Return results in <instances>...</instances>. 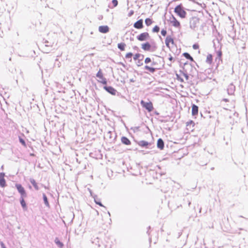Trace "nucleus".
Segmentation results:
<instances>
[{
	"mask_svg": "<svg viewBox=\"0 0 248 248\" xmlns=\"http://www.w3.org/2000/svg\"><path fill=\"white\" fill-rule=\"evenodd\" d=\"M200 18L196 16L192 17L189 20V26L191 29L196 31L200 26Z\"/></svg>",
	"mask_w": 248,
	"mask_h": 248,
	"instance_id": "1",
	"label": "nucleus"
},
{
	"mask_svg": "<svg viewBox=\"0 0 248 248\" xmlns=\"http://www.w3.org/2000/svg\"><path fill=\"white\" fill-rule=\"evenodd\" d=\"M174 12L176 13L181 18H185L186 16V13L183 9L181 4L177 5L174 9Z\"/></svg>",
	"mask_w": 248,
	"mask_h": 248,
	"instance_id": "2",
	"label": "nucleus"
},
{
	"mask_svg": "<svg viewBox=\"0 0 248 248\" xmlns=\"http://www.w3.org/2000/svg\"><path fill=\"white\" fill-rule=\"evenodd\" d=\"M140 104L141 106L145 108L148 112H151L154 109L153 104L151 101L146 102L142 100L140 101Z\"/></svg>",
	"mask_w": 248,
	"mask_h": 248,
	"instance_id": "3",
	"label": "nucleus"
},
{
	"mask_svg": "<svg viewBox=\"0 0 248 248\" xmlns=\"http://www.w3.org/2000/svg\"><path fill=\"white\" fill-rule=\"evenodd\" d=\"M18 192L20 194V197H27V194L25 188L21 184H16L15 186Z\"/></svg>",
	"mask_w": 248,
	"mask_h": 248,
	"instance_id": "4",
	"label": "nucleus"
},
{
	"mask_svg": "<svg viewBox=\"0 0 248 248\" xmlns=\"http://www.w3.org/2000/svg\"><path fill=\"white\" fill-rule=\"evenodd\" d=\"M96 77L100 79L98 80V82L101 83L103 85H107V80L106 78L103 77V73L101 70L100 69L96 75Z\"/></svg>",
	"mask_w": 248,
	"mask_h": 248,
	"instance_id": "5",
	"label": "nucleus"
},
{
	"mask_svg": "<svg viewBox=\"0 0 248 248\" xmlns=\"http://www.w3.org/2000/svg\"><path fill=\"white\" fill-rule=\"evenodd\" d=\"M150 37L149 34L147 32H143L137 36V39L140 41H144L148 39Z\"/></svg>",
	"mask_w": 248,
	"mask_h": 248,
	"instance_id": "6",
	"label": "nucleus"
},
{
	"mask_svg": "<svg viewBox=\"0 0 248 248\" xmlns=\"http://www.w3.org/2000/svg\"><path fill=\"white\" fill-rule=\"evenodd\" d=\"M103 88L112 95H115L117 93L116 90L111 86H105Z\"/></svg>",
	"mask_w": 248,
	"mask_h": 248,
	"instance_id": "7",
	"label": "nucleus"
},
{
	"mask_svg": "<svg viewBox=\"0 0 248 248\" xmlns=\"http://www.w3.org/2000/svg\"><path fill=\"white\" fill-rule=\"evenodd\" d=\"M235 91V86L232 84L231 83L228 87L227 91L229 95H233Z\"/></svg>",
	"mask_w": 248,
	"mask_h": 248,
	"instance_id": "8",
	"label": "nucleus"
},
{
	"mask_svg": "<svg viewBox=\"0 0 248 248\" xmlns=\"http://www.w3.org/2000/svg\"><path fill=\"white\" fill-rule=\"evenodd\" d=\"M170 21L173 26L176 28H179L180 27V22L174 16H172V17L170 18Z\"/></svg>",
	"mask_w": 248,
	"mask_h": 248,
	"instance_id": "9",
	"label": "nucleus"
},
{
	"mask_svg": "<svg viewBox=\"0 0 248 248\" xmlns=\"http://www.w3.org/2000/svg\"><path fill=\"white\" fill-rule=\"evenodd\" d=\"M4 173H0V186L2 187H4L6 186V181L4 179Z\"/></svg>",
	"mask_w": 248,
	"mask_h": 248,
	"instance_id": "10",
	"label": "nucleus"
},
{
	"mask_svg": "<svg viewBox=\"0 0 248 248\" xmlns=\"http://www.w3.org/2000/svg\"><path fill=\"white\" fill-rule=\"evenodd\" d=\"M134 27L137 29H141L143 28V20L142 19H140L137 21H136L134 24Z\"/></svg>",
	"mask_w": 248,
	"mask_h": 248,
	"instance_id": "11",
	"label": "nucleus"
},
{
	"mask_svg": "<svg viewBox=\"0 0 248 248\" xmlns=\"http://www.w3.org/2000/svg\"><path fill=\"white\" fill-rule=\"evenodd\" d=\"M98 31L100 32L106 33L109 31V28L107 25L100 26L99 27Z\"/></svg>",
	"mask_w": 248,
	"mask_h": 248,
	"instance_id": "12",
	"label": "nucleus"
},
{
	"mask_svg": "<svg viewBox=\"0 0 248 248\" xmlns=\"http://www.w3.org/2000/svg\"><path fill=\"white\" fill-rule=\"evenodd\" d=\"M138 144L139 146L142 147H145L146 148H148L149 146L151 145V143L148 141L145 140H140L138 142Z\"/></svg>",
	"mask_w": 248,
	"mask_h": 248,
	"instance_id": "13",
	"label": "nucleus"
},
{
	"mask_svg": "<svg viewBox=\"0 0 248 248\" xmlns=\"http://www.w3.org/2000/svg\"><path fill=\"white\" fill-rule=\"evenodd\" d=\"M174 44V40L173 38L170 35L167 36L165 39V44L166 46L170 49V43Z\"/></svg>",
	"mask_w": 248,
	"mask_h": 248,
	"instance_id": "14",
	"label": "nucleus"
},
{
	"mask_svg": "<svg viewBox=\"0 0 248 248\" xmlns=\"http://www.w3.org/2000/svg\"><path fill=\"white\" fill-rule=\"evenodd\" d=\"M141 48L145 51H149L151 49V45L149 42H146L142 44Z\"/></svg>",
	"mask_w": 248,
	"mask_h": 248,
	"instance_id": "15",
	"label": "nucleus"
},
{
	"mask_svg": "<svg viewBox=\"0 0 248 248\" xmlns=\"http://www.w3.org/2000/svg\"><path fill=\"white\" fill-rule=\"evenodd\" d=\"M157 147L160 150L163 149L164 147V142L162 139L159 138L158 139L157 141Z\"/></svg>",
	"mask_w": 248,
	"mask_h": 248,
	"instance_id": "16",
	"label": "nucleus"
},
{
	"mask_svg": "<svg viewBox=\"0 0 248 248\" xmlns=\"http://www.w3.org/2000/svg\"><path fill=\"white\" fill-rule=\"evenodd\" d=\"M121 142L123 144L126 145H129L131 144L130 140L127 137L124 136H123L121 138Z\"/></svg>",
	"mask_w": 248,
	"mask_h": 248,
	"instance_id": "17",
	"label": "nucleus"
},
{
	"mask_svg": "<svg viewBox=\"0 0 248 248\" xmlns=\"http://www.w3.org/2000/svg\"><path fill=\"white\" fill-rule=\"evenodd\" d=\"M198 109H199V108L197 105H196L195 104H192V115L193 116H196L198 114Z\"/></svg>",
	"mask_w": 248,
	"mask_h": 248,
	"instance_id": "18",
	"label": "nucleus"
},
{
	"mask_svg": "<svg viewBox=\"0 0 248 248\" xmlns=\"http://www.w3.org/2000/svg\"><path fill=\"white\" fill-rule=\"evenodd\" d=\"M25 198V197H20L19 201H20V203L21 204V205L22 208L24 210L26 211L27 210V206L26 203L24 200Z\"/></svg>",
	"mask_w": 248,
	"mask_h": 248,
	"instance_id": "19",
	"label": "nucleus"
},
{
	"mask_svg": "<svg viewBox=\"0 0 248 248\" xmlns=\"http://www.w3.org/2000/svg\"><path fill=\"white\" fill-rule=\"evenodd\" d=\"M30 182L32 185L35 190H38L39 189V187L38 186V184L34 179L30 178Z\"/></svg>",
	"mask_w": 248,
	"mask_h": 248,
	"instance_id": "20",
	"label": "nucleus"
},
{
	"mask_svg": "<svg viewBox=\"0 0 248 248\" xmlns=\"http://www.w3.org/2000/svg\"><path fill=\"white\" fill-rule=\"evenodd\" d=\"M144 69L145 70H147L149 71L151 73H155L156 71V70L157 69H158V68H154L153 67H151V66H149L148 65H145V67H144Z\"/></svg>",
	"mask_w": 248,
	"mask_h": 248,
	"instance_id": "21",
	"label": "nucleus"
},
{
	"mask_svg": "<svg viewBox=\"0 0 248 248\" xmlns=\"http://www.w3.org/2000/svg\"><path fill=\"white\" fill-rule=\"evenodd\" d=\"M43 199L45 205L47 207H50L49 203L48 202L47 198L45 193L43 194Z\"/></svg>",
	"mask_w": 248,
	"mask_h": 248,
	"instance_id": "22",
	"label": "nucleus"
},
{
	"mask_svg": "<svg viewBox=\"0 0 248 248\" xmlns=\"http://www.w3.org/2000/svg\"><path fill=\"white\" fill-rule=\"evenodd\" d=\"M54 242L59 248H62L63 247V244L59 240L58 237L55 238Z\"/></svg>",
	"mask_w": 248,
	"mask_h": 248,
	"instance_id": "23",
	"label": "nucleus"
},
{
	"mask_svg": "<svg viewBox=\"0 0 248 248\" xmlns=\"http://www.w3.org/2000/svg\"><path fill=\"white\" fill-rule=\"evenodd\" d=\"M93 198H94V202L96 204L99 205L100 206L103 207L105 209L106 208V207L102 204L101 202L100 201V200L98 199L96 195L94 196Z\"/></svg>",
	"mask_w": 248,
	"mask_h": 248,
	"instance_id": "24",
	"label": "nucleus"
},
{
	"mask_svg": "<svg viewBox=\"0 0 248 248\" xmlns=\"http://www.w3.org/2000/svg\"><path fill=\"white\" fill-rule=\"evenodd\" d=\"M118 1H112L111 3L108 4V7L109 8H113L118 5Z\"/></svg>",
	"mask_w": 248,
	"mask_h": 248,
	"instance_id": "25",
	"label": "nucleus"
},
{
	"mask_svg": "<svg viewBox=\"0 0 248 248\" xmlns=\"http://www.w3.org/2000/svg\"><path fill=\"white\" fill-rule=\"evenodd\" d=\"M126 46V45L124 43H119L118 44V48L121 50V51H124L125 49V47Z\"/></svg>",
	"mask_w": 248,
	"mask_h": 248,
	"instance_id": "26",
	"label": "nucleus"
},
{
	"mask_svg": "<svg viewBox=\"0 0 248 248\" xmlns=\"http://www.w3.org/2000/svg\"><path fill=\"white\" fill-rule=\"evenodd\" d=\"M194 125H195V123L192 121H190L189 122H187L186 123V126H187V129H188L189 128L193 127Z\"/></svg>",
	"mask_w": 248,
	"mask_h": 248,
	"instance_id": "27",
	"label": "nucleus"
},
{
	"mask_svg": "<svg viewBox=\"0 0 248 248\" xmlns=\"http://www.w3.org/2000/svg\"><path fill=\"white\" fill-rule=\"evenodd\" d=\"M212 55L211 54H208L206 58V62L209 64H211L212 62Z\"/></svg>",
	"mask_w": 248,
	"mask_h": 248,
	"instance_id": "28",
	"label": "nucleus"
},
{
	"mask_svg": "<svg viewBox=\"0 0 248 248\" xmlns=\"http://www.w3.org/2000/svg\"><path fill=\"white\" fill-rule=\"evenodd\" d=\"M145 23L146 26H149L153 23V21L151 18H147L145 20Z\"/></svg>",
	"mask_w": 248,
	"mask_h": 248,
	"instance_id": "29",
	"label": "nucleus"
},
{
	"mask_svg": "<svg viewBox=\"0 0 248 248\" xmlns=\"http://www.w3.org/2000/svg\"><path fill=\"white\" fill-rule=\"evenodd\" d=\"M19 140L20 143L22 145H23L25 147H26V144L25 141L23 139H22L20 137H19Z\"/></svg>",
	"mask_w": 248,
	"mask_h": 248,
	"instance_id": "30",
	"label": "nucleus"
},
{
	"mask_svg": "<svg viewBox=\"0 0 248 248\" xmlns=\"http://www.w3.org/2000/svg\"><path fill=\"white\" fill-rule=\"evenodd\" d=\"M133 54L131 52H129L127 53L125 55V58L126 59H130V62L132 61L131 58L133 56Z\"/></svg>",
	"mask_w": 248,
	"mask_h": 248,
	"instance_id": "31",
	"label": "nucleus"
},
{
	"mask_svg": "<svg viewBox=\"0 0 248 248\" xmlns=\"http://www.w3.org/2000/svg\"><path fill=\"white\" fill-rule=\"evenodd\" d=\"M159 27L158 26L156 25L153 28L152 31L153 32H158L159 31Z\"/></svg>",
	"mask_w": 248,
	"mask_h": 248,
	"instance_id": "32",
	"label": "nucleus"
},
{
	"mask_svg": "<svg viewBox=\"0 0 248 248\" xmlns=\"http://www.w3.org/2000/svg\"><path fill=\"white\" fill-rule=\"evenodd\" d=\"M217 58H216V60H217V59H218L219 60H220L221 59V56H222V52L221 50H218L217 52Z\"/></svg>",
	"mask_w": 248,
	"mask_h": 248,
	"instance_id": "33",
	"label": "nucleus"
},
{
	"mask_svg": "<svg viewBox=\"0 0 248 248\" xmlns=\"http://www.w3.org/2000/svg\"><path fill=\"white\" fill-rule=\"evenodd\" d=\"M156 49H157V46L155 45L151 46V49L149 51L154 52L156 50Z\"/></svg>",
	"mask_w": 248,
	"mask_h": 248,
	"instance_id": "34",
	"label": "nucleus"
},
{
	"mask_svg": "<svg viewBox=\"0 0 248 248\" xmlns=\"http://www.w3.org/2000/svg\"><path fill=\"white\" fill-rule=\"evenodd\" d=\"M177 77V79L179 81H180L181 82H184V80L183 78H182L179 75L176 74V75Z\"/></svg>",
	"mask_w": 248,
	"mask_h": 248,
	"instance_id": "35",
	"label": "nucleus"
},
{
	"mask_svg": "<svg viewBox=\"0 0 248 248\" xmlns=\"http://www.w3.org/2000/svg\"><path fill=\"white\" fill-rule=\"evenodd\" d=\"M196 3L199 5H200V6L201 7V8L202 9H204L206 7V4L205 3H204L203 2L202 3H199L198 2H197Z\"/></svg>",
	"mask_w": 248,
	"mask_h": 248,
	"instance_id": "36",
	"label": "nucleus"
},
{
	"mask_svg": "<svg viewBox=\"0 0 248 248\" xmlns=\"http://www.w3.org/2000/svg\"><path fill=\"white\" fill-rule=\"evenodd\" d=\"M180 72L182 73L183 75L185 77L186 80H188L189 78V76L188 74L186 73L182 72L181 70L180 71Z\"/></svg>",
	"mask_w": 248,
	"mask_h": 248,
	"instance_id": "37",
	"label": "nucleus"
},
{
	"mask_svg": "<svg viewBox=\"0 0 248 248\" xmlns=\"http://www.w3.org/2000/svg\"><path fill=\"white\" fill-rule=\"evenodd\" d=\"M183 55L186 59H188L190 57V55L187 53V52H185L183 54Z\"/></svg>",
	"mask_w": 248,
	"mask_h": 248,
	"instance_id": "38",
	"label": "nucleus"
},
{
	"mask_svg": "<svg viewBox=\"0 0 248 248\" xmlns=\"http://www.w3.org/2000/svg\"><path fill=\"white\" fill-rule=\"evenodd\" d=\"M139 59H140V55H139V53H136L134 57H133V59L135 60V61H137V60H139Z\"/></svg>",
	"mask_w": 248,
	"mask_h": 248,
	"instance_id": "39",
	"label": "nucleus"
},
{
	"mask_svg": "<svg viewBox=\"0 0 248 248\" xmlns=\"http://www.w3.org/2000/svg\"><path fill=\"white\" fill-rule=\"evenodd\" d=\"M140 127L138 126H135L133 127H131V129L134 132H136L137 131H138L139 130Z\"/></svg>",
	"mask_w": 248,
	"mask_h": 248,
	"instance_id": "40",
	"label": "nucleus"
},
{
	"mask_svg": "<svg viewBox=\"0 0 248 248\" xmlns=\"http://www.w3.org/2000/svg\"><path fill=\"white\" fill-rule=\"evenodd\" d=\"M152 62L151 59L150 58L147 57L145 59V63L148 64Z\"/></svg>",
	"mask_w": 248,
	"mask_h": 248,
	"instance_id": "41",
	"label": "nucleus"
},
{
	"mask_svg": "<svg viewBox=\"0 0 248 248\" xmlns=\"http://www.w3.org/2000/svg\"><path fill=\"white\" fill-rule=\"evenodd\" d=\"M136 64L138 66H140L143 65V62H142V61H141V60H137V62H136Z\"/></svg>",
	"mask_w": 248,
	"mask_h": 248,
	"instance_id": "42",
	"label": "nucleus"
},
{
	"mask_svg": "<svg viewBox=\"0 0 248 248\" xmlns=\"http://www.w3.org/2000/svg\"><path fill=\"white\" fill-rule=\"evenodd\" d=\"M161 34L162 35L165 36L167 34V31L164 29H162L161 31Z\"/></svg>",
	"mask_w": 248,
	"mask_h": 248,
	"instance_id": "43",
	"label": "nucleus"
},
{
	"mask_svg": "<svg viewBox=\"0 0 248 248\" xmlns=\"http://www.w3.org/2000/svg\"><path fill=\"white\" fill-rule=\"evenodd\" d=\"M44 43L45 44L46 46H51L50 43H49V42L47 40H45V41L44 42Z\"/></svg>",
	"mask_w": 248,
	"mask_h": 248,
	"instance_id": "44",
	"label": "nucleus"
},
{
	"mask_svg": "<svg viewBox=\"0 0 248 248\" xmlns=\"http://www.w3.org/2000/svg\"><path fill=\"white\" fill-rule=\"evenodd\" d=\"M134 11L133 10H131L129 13H128V16L129 17H130L133 14H134Z\"/></svg>",
	"mask_w": 248,
	"mask_h": 248,
	"instance_id": "45",
	"label": "nucleus"
},
{
	"mask_svg": "<svg viewBox=\"0 0 248 248\" xmlns=\"http://www.w3.org/2000/svg\"><path fill=\"white\" fill-rule=\"evenodd\" d=\"M199 46L198 44H194L193 45V48L194 49H197L199 48Z\"/></svg>",
	"mask_w": 248,
	"mask_h": 248,
	"instance_id": "46",
	"label": "nucleus"
},
{
	"mask_svg": "<svg viewBox=\"0 0 248 248\" xmlns=\"http://www.w3.org/2000/svg\"><path fill=\"white\" fill-rule=\"evenodd\" d=\"M139 55H140L139 60L142 61L144 58V55L143 54H141L140 53H139Z\"/></svg>",
	"mask_w": 248,
	"mask_h": 248,
	"instance_id": "47",
	"label": "nucleus"
},
{
	"mask_svg": "<svg viewBox=\"0 0 248 248\" xmlns=\"http://www.w3.org/2000/svg\"><path fill=\"white\" fill-rule=\"evenodd\" d=\"M0 245L1 246V248H5L6 247L3 242H0Z\"/></svg>",
	"mask_w": 248,
	"mask_h": 248,
	"instance_id": "48",
	"label": "nucleus"
},
{
	"mask_svg": "<svg viewBox=\"0 0 248 248\" xmlns=\"http://www.w3.org/2000/svg\"><path fill=\"white\" fill-rule=\"evenodd\" d=\"M151 229V227L150 226H149L148 227V230L147 231V233L148 234V235L149 236L150 235V232H149V229Z\"/></svg>",
	"mask_w": 248,
	"mask_h": 248,
	"instance_id": "49",
	"label": "nucleus"
},
{
	"mask_svg": "<svg viewBox=\"0 0 248 248\" xmlns=\"http://www.w3.org/2000/svg\"><path fill=\"white\" fill-rule=\"evenodd\" d=\"M98 18L99 20H102L103 19V16L100 15L98 16Z\"/></svg>",
	"mask_w": 248,
	"mask_h": 248,
	"instance_id": "50",
	"label": "nucleus"
},
{
	"mask_svg": "<svg viewBox=\"0 0 248 248\" xmlns=\"http://www.w3.org/2000/svg\"><path fill=\"white\" fill-rule=\"evenodd\" d=\"M119 64L122 65L124 68L126 67L125 65L122 62H119Z\"/></svg>",
	"mask_w": 248,
	"mask_h": 248,
	"instance_id": "51",
	"label": "nucleus"
},
{
	"mask_svg": "<svg viewBox=\"0 0 248 248\" xmlns=\"http://www.w3.org/2000/svg\"><path fill=\"white\" fill-rule=\"evenodd\" d=\"M169 60L170 61H172L173 60V58L170 55V57L169 58Z\"/></svg>",
	"mask_w": 248,
	"mask_h": 248,
	"instance_id": "52",
	"label": "nucleus"
},
{
	"mask_svg": "<svg viewBox=\"0 0 248 248\" xmlns=\"http://www.w3.org/2000/svg\"><path fill=\"white\" fill-rule=\"evenodd\" d=\"M188 60H190L191 62H194V60L191 56H190V58H188Z\"/></svg>",
	"mask_w": 248,
	"mask_h": 248,
	"instance_id": "53",
	"label": "nucleus"
},
{
	"mask_svg": "<svg viewBox=\"0 0 248 248\" xmlns=\"http://www.w3.org/2000/svg\"><path fill=\"white\" fill-rule=\"evenodd\" d=\"M223 101H224V102H229V99H227V98H224V99H223Z\"/></svg>",
	"mask_w": 248,
	"mask_h": 248,
	"instance_id": "54",
	"label": "nucleus"
},
{
	"mask_svg": "<svg viewBox=\"0 0 248 248\" xmlns=\"http://www.w3.org/2000/svg\"><path fill=\"white\" fill-rule=\"evenodd\" d=\"M156 64V62H152L151 65L152 66H155Z\"/></svg>",
	"mask_w": 248,
	"mask_h": 248,
	"instance_id": "55",
	"label": "nucleus"
},
{
	"mask_svg": "<svg viewBox=\"0 0 248 248\" xmlns=\"http://www.w3.org/2000/svg\"><path fill=\"white\" fill-rule=\"evenodd\" d=\"M130 81L131 82H134L135 81V80L133 78H131L130 79Z\"/></svg>",
	"mask_w": 248,
	"mask_h": 248,
	"instance_id": "56",
	"label": "nucleus"
},
{
	"mask_svg": "<svg viewBox=\"0 0 248 248\" xmlns=\"http://www.w3.org/2000/svg\"><path fill=\"white\" fill-rule=\"evenodd\" d=\"M108 134L109 135V138H111V132L110 131H109L108 132Z\"/></svg>",
	"mask_w": 248,
	"mask_h": 248,
	"instance_id": "57",
	"label": "nucleus"
},
{
	"mask_svg": "<svg viewBox=\"0 0 248 248\" xmlns=\"http://www.w3.org/2000/svg\"><path fill=\"white\" fill-rule=\"evenodd\" d=\"M155 113L156 115H158L159 114V113L157 111H155Z\"/></svg>",
	"mask_w": 248,
	"mask_h": 248,
	"instance_id": "58",
	"label": "nucleus"
},
{
	"mask_svg": "<svg viewBox=\"0 0 248 248\" xmlns=\"http://www.w3.org/2000/svg\"><path fill=\"white\" fill-rule=\"evenodd\" d=\"M190 204H191V202L190 201H189V202H188V206H190Z\"/></svg>",
	"mask_w": 248,
	"mask_h": 248,
	"instance_id": "59",
	"label": "nucleus"
},
{
	"mask_svg": "<svg viewBox=\"0 0 248 248\" xmlns=\"http://www.w3.org/2000/svg\"><path fill=\"white\" fill-rule=\"evenodd\" d=\"M157 167H158V168L159 169H160V167H159V166H157Z\"/></svg>",
	"mask_w": 248,
	"mask_h": 248,
	"instance_id": "60",
	"label": "nucleus"
},
{
	"mask_svg": "<svg viewBox=\"0 0 248 248\" xmlns=\"http://www.w3.org/2000/svg\"><path fill=\"white\" fill-rule=\"evenodd\" d=\"M160 174L161 175H162L164 174V173H162L160 172Z\"/></svg>",
	"mask_w": 248,
	"mask_h": 248,
	"instance_id": "61",
	"label": "nucleus"
},
{
	"mask_svg": "<svg viewBox=\"0 0 248 248\" xmlns=\"http://www.w3.org/2000/svg\"><path fill=\"white\" fill-rule=\"evenodd\" d=\"M214 170V167L211 168V170Z\"/></svg>",
	"mask_w": 248,
	"mask_h": 248,
	"instance_id": "62",
	"label": "nucleus"
},
{
	"mask_svg": "<svg viewBox=\"0 0 248 248\" xmlns=\"http://www.w3.org/2000/svg\"><path fill=\"white\" fill-rule=\"evenodd\" d=\"M134 48H138V47L137 46H135Z\"/></svg>",
	"mask_w": 248,
	"mask_h": 248,
	"instance_id": "63",
	"label": "nucleus"
},
{
	"mask_svg": "<svg viewBox=\"0 0 248 248\" xmlns=\"http://www.w3.org/2000/svg\"><path fill=\"white\" fill-rule=\"evenodd\" d=\"M108 215H109V216H110V213L109 212H108Z\"/></svg>",
	"mask_w": 248,
	"mask_h": 248,
	"instance_id": "64",
	"label": "nucleus"
}]
</instances>
